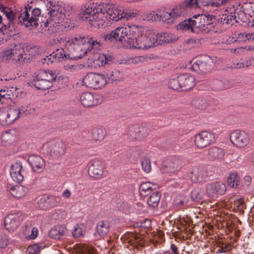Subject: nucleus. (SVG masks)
Segmentation results:
<instances>
[{"instance_id":"obj_1","label":"nucleus","mask_w":254,"mask_h":254,"mask_svg":"<svg viewBox=\"0 0 254 254\" xmlns=\"http://www.w3.org/2000/svg\"><path fill=\"white\" fill-rule=\"evenodd\" d=\"M2 0H0V10L6 17L8 23L1 27L0 31L5 34L7 37L15 34L18 24L33 29L36 28L40 23L43 27L42 30L44 31L49 30V28H48L49 26L52 27L53 24L49 22L48 19L45 22L42 20L41 9L33 7V0H28L27 4L20 11L4 6L2 3Z\"/></svg>"},{"instance_id":"obj_2","label":"nucleus","mask_w":254,"mask_h":254,"mask_svg":"<svg viewBox=\"0 0 254 254\" xmlns=\"http://www.w3.org/2000/svg\"><path fill=\"white\" fill-rule=\"evenodd\" d=\"M82 10L86 21L96 28L103 26L106 21L117 22L123 18L128 20L136 15V13L125 12L121 7H116L109 3L98 4L90 2L86 4Z\"/></svg>"},{"instance_id":"obj_3","label":"nucleus","mask_w":254,"mask_h":254,"mask_svg":"<svg viewBox=\"0 0 254 254\" xmlns=\"http://www.w3.org/2000/svg\"><path fill=\"white\" fill-rule=\"evenodd\" d=\"M110 35L116 41L125 42L130 48L147 50L155 46V33L147 27L133 25L118 27Z\"/></svg>"},{"instance_id":"obj_4","label":"nucleus","mask_w":254,"mask_h":254,"mask_svg":"<svg viewBox=\"0 0 254 254\" xmlns=\"http://www.w3.org/2000/svg\"><path fill=\"white\" fill-rule=\"evenodd\" d=\"M100 41L90 35L77 34L66 43L69 53L66 54L63 48H59L50 54L54 62H60L64 59L76 60L82 58L91 49L99 50Z\"/></svg>"},{"instance_id":"obj_5","label":"nucleus","mask_w":254,"mask_h":254,"mask_svg":"<svg viewBox=\"0 0 254 254\" xmlns=\"http://www.w3.org/2000/svg\"><path fill=\"white\" fill-rule=\"evenodd\" d=\"M20 116L18 108L14 107H6L0 109V124L8 126L13 123Z\"/></svg>"},{"instance_id":"obj_6","label":"nucleus","mask_w":254,"mask_h":254,"mask_svg":"<svg viewBox=\"0 0 254 254\" xmlns=\"http://www.w3.org/2000/svg\"><path fill=\"white\" fill-rule=\"evenodd\" d=\"M21 46L19 45H11L10 47L5 50L2 54L4 60L15 63H24L26 57H24L22 51H20Z\"/></svg>"},{"instance_id":"obj_7","label":"nucleus","mask_w":254,"mask_h":254,"mask_svg":"<svg viewBox=\"0 0 254 254\" xmlns=\"http://www.w3.org/2000/svg\"><path fill=\"white\" fill-rule=\"evenodd\" d=\"M83 82L87 87L97 89L106 85L107 81L104 75L91 72L84 77Z\"/></svg>"},{"instance_id":"obj_8","label":"nucleus","mask_w":254,"mask_h":254,"mask_svg":"<svg viewBox=\"0 0 254 254\" xmlns=\"http://www.w3.org/2000/svg\"><path fill=\"white\" fill-rule=\"evenodd\" d=\"M213 67V62L210 57L204 56L199 58L192 64L193 70L202 73L209 72Z\"/></svg>"},{"instance_id":"obj_9","label":"nucleus","mask_w":254,"mask_h":254,"mask_svg":"<svg viewBox=\"0 0 254 254\" xmlns=\"http://www.w3.org/2000/svg\"><path fill=\"white\" fill-rule=\"evenodd\" d=\"M23 219V215L21 212L10 213L4 218V227L8 231H13L18 227Z\"/></svg>"},{"instance_id":"obj_10","label":"nucleus","mask_w":254,"mask_h":254,"mask_svg":"<svg viewBox=\"0 0 254 254\" xmlns=\"http://www.w3.org/2000/svg\"><path fill=\"white\" fill-rule=\"evenodd\" d=\"M214 140V134L207 131H203L194 136V143L198 148H203L210 145Z\"/></svg>"},{"instance_id":"obj_11","label":"nucleus","mask_w":254,"mask_h":254,"mask_svg":"<svg viewBox=\"0 0 254 254\" xmlns=\"http://www.w3.org/2000/svg\"><path fill=\"white\" fill-rule=\"evenodd\" d=\"M47 149V152L54 158H59L65 152V145L62 142H50L44 146Z\"/></svg>"},{"instance_id":"obj_12","label":"nucleus","mask_w":254,"mask_h":254,"mask_svg":"<svg viewBox=\"0 0 254 254\" xmlns=\"http://www.w3.org/2000/svg\"><path fill=\"white\" fill-rule=\"evenodd\" d=\"M230 139L231 142L238 147H244L249 142L248 135L245 131L238 129L231 132Z\"/></svg>"},{"instance_id":"obj_13","label":"nucleus","mask_w":254,"mask_h":254,"mask_svg":"<svg viewBox=\"0 0 254 254\" xmlns=\"http://www.w3.org/2000/svg\"><path fill=\"white\" fill-rule=\"evenodd\" d=\"M104 166L101 161L92 160L89 163L88 174L92 178H100L103 174Z\"/></svg>"},{"instance_id":"obj_14","label":"nucleus","mask_w":254,"mask_h":254,"mask_svg":"<svg viewBox=\"0 0 254 254\" xmlns=\"http://www.w3.org/2000/svg\"><path fill=\"white\" fill-rule=\"evenodd\" d=\"M181 160L177 157L167 159L164 163L162 170L165 173H173L181 168Z\"/></svg>"},{"instance_id":"obj_15","label":"nucleus","mask_w":254,"mask_h":254,"mask_svg":"<svg viewBox=\"0 0 254 254\" xmlns=\"http://www.w3.org/2000/svg\"><path fill=\"white\" fill-rule=\"evenodd\" d=\"M206 192L209 196L223 194L226 187L224 184L220 182H215L208 184L206 187Z\"/></svg>"},{"instance_id":"obj_16","label":"nucleus","mask_w":254,"mask_h":254,"mask_svg":"<svg viewBox=\"0 0 254 254\" xmlns=\"http://www.w3.org/2000/svg\"><path fill=\"white\" fill-rule=\"evenodd\" d=\"M60 200V198L55 196L44 195L38 201V207L42 210H47L57 205Z\"/></svg>"},{"instance_id":"obj_17","label":"nucleus","mask_w":254,"mask_h":254,"mask_svg":"<svg viewBox=\"0 0 254 254\" xmlns=\"http://www.w3.org/2000/svg\"><path fill=\"white\" fill-rule=\"evenodd\" d=\"M44 2L45 3L47 9L48 11V14L50 15V17L48 19H52L53 18L56 16H60L62 14V10L59 7V5L56 4L55 1H53L48 0H43ZM50 21V20H49ZM51 21V20H50ZM50 22V21H49ZM54 26V24L51 22Z\"/></svg>"},{"instance_id":"obj_18","label":"nucleus","mask_w":254,"mask_h":254,"mask_svg":"<svg viewBox=\"0 0 254 254\" xmlns=\"http://www.w3.org/2000/svg\"><path fill=\"white\" fill-rule=\"evenodd\" d=\"M28 161L35 172H40L45 166L44 160L37 155H30L28 158Z\"/></svg>"},{"instance_id":"obj_19","label":"nucleus","mask_w":254,"mask_h":254,"mask_svg":"<svg viewBox=\"0 0 254 254\" xmlns=\"http://www.w3.org/2000/svg\"><path fill=\"white\" fill-rule=\"evenodd\" d=\"M191 104L199 110H205L209 112L213 110L211 106V101L202 97H195L191 100Z\"/></svg>"},{"instance_id":"obj_20","label":"nucleus","mask_w":254,"mask_h":254,"mask_svg":"<svg viewBox=\"0 0 254 254\" xmlns=\"http://www.w3.org/2000/svg\"><path fill=\"white\" fill-rule=\"evenodd\" d=\"M80 101L83 106L88 108L98 104V101L90 92H84L80 96Z\"/></svg>"},{"instance_id":"obj_21","label":"nucleus","mask_w":254,"mask_h":254,"mask_svg":"<svg viewBox=\"0 0 254 254\" xmlns=\"http://www.w3.org/2000/svg\"><path fill=\"white\" fill-rule=\"evenodd\" d=\"M177 40L178 38L171 33L167 32L157 33L155 34V46L156 45L161 44L162 43H173Z\"/></svg>"},{"instance_id":"obj_22","label":"nucleus","mask_w":254,"mask_h":254,"mask_svg":"<svg viewBox=\"0 0 254 254\" xmlns=\"http://www.w3.org/2000/svg\"><path fill=\"white\" fill-rule=\"evenodd\" d=\"M179 79L181 82L182 90L190 89L194 85V78L189 74L186 73L180 75Z\"/></svg>"},{"instance_id":"obj_23","label":"nucleus","mask_w":254,"mask_h":254,"mask_svg":"<svg viewBox=\"0 0 254 254\" xmlns=\"http://www.w3.org/2000/svg\"><path fill=\"white\" fill-rule=\"evenodd\" d=\"M190 178L192 182L199 183L202 182L206 176L205 172L201 167L195 166L190 171Z\"/></svg>"},{"instance_id":"obj_24","label":"nucleus","mask_w":254,"mask_h":254,"mask_svg":"<svg viewBox=\"0 0 254 254\" xmlns=\"http://www.w3.org/2000/svg\"><path fill=\"white\" fill-rule=\"evenodd\" d=\"M190 7L192 6L191 3L189 2V0H186L178 5L174 6L171 10L173 19H175V18L180 16L185 12L186 8Z\"/></svg>"},{"instance_id":"obj_25","label":"nucleus","mask_w":254,"mask_h":254,"mask_svg":"<svg viewBox=\"0 0 254 254\" xmlns=\"http://www.w3.org/2000/svg\"><path fill=\"white\" fill-rule=\"evenodd\" d=\"M37 75L38 77L45 79L53 84L60 79L56 71L52 70H41Z\"/></svg>"},{"instance_id":"obj_26","label":"nucleus","mask_w":254,"mask_h":254,"mask_svg":"<svg viewBox=\"0 0 254 254\" xmlns=\"http://www.w3.org/2000/svg\"><path fill=\"white\" fill-rule=\"evenodd\" d=\"M31 85L39 90H45L52 87L53 84L43 78L38 77V75L31 82Z\"/></svg>"},{"instance_id":"obj_27","label":"nucleus","mask_w":254,"mask_h":254,"mask_svg":"<svg viewBox=\"0 0 254 254\" xmlns=\"http://www.w3.org/2000/svg\"><path fill=\"white\" fill-rule=\"evenodd\" d=\"M28 189L27 188L20 185L11 186L9 189L11 194L16 198H20L24 196L28 192Z\"/></svg>"},{"instance_id":"obj_28","label":"nucleus","mask_w":254,"mask_h":254,"mask_svg":"<svg viewBox=\"0 0 254 254\" xmlns=\"http://www.w3.org/2000/svg\"><path fill=\"white\" fill-rule=\"evenodd\" d=\"M66 232V229L64 226L57 225L49 231V234L52 239L59 240L65 235Z\"/></svg>"},{"instance_id":"obj_29","label":"nucleus","mask_w":254,"mask_h":254,"mask_svg":"<svg viewBox=\"0 0 254 254\" xmlns=\"http://www.w3.org/2000/svg\"><path fill=\"white\" fill-rule=\"evenodd\" d=\"M219 22L222 24H230L232 25L235 22L238 23L235 12H227L224 14H222L221 17L219 19Z\"/></svg>"},{"instance_id":"obj_30","label":"nucleus","mask_w":254,"mask_h":254,"mask_svg":"<svg viewBox=\"0 0 254 254\" xmlns=\"http://www.w3.org/2000/svg\"><path fill=\"white\" fill-rule=\"evenodd\" d=\"M159 21L166 22L168 23L174 22L171 11L166 8H162L158 10Z\"/></svg>"},{"instance_id":"obj_31","label":"nucleus","mask_w":254,"mask_h":254,"mask_svg":"<svg viewBox=\"0 0 254 254\" xmlns=\"http://www.w3.org/2000/svg\"><path fill=\"white\" fill-rule=\"evenodd\" d=\"M110 225L106 221H99L96 226V231L101 237L106 236L110 231Z\"/></svg>"},{"instance_id":"obj_32","label":"nucleus","mask_w":254,"mask_h":254,"mask_svg":"<svg viewBox=\"0 0 254 254\" xmlns=\"http://www.w3.org/2000/svg\"><path fill=\"white\" fill-rule=\"evenodd\" d=\"M224 154L225 152L221 148L212 147L209 149V157L212 160L222 159L223 158Z\"/></svg>"},{"instance_id":"obj_33","label":"nucleus","mask_w":254,"mask_h":254,"mask_svg":"<svg viewBox=\"0 0 254 254\" xmlns=\"http://www.w3.org/2000/svg\"><path fill=\"white\" fill-rule=\"evenodd\" d=\"M156 187V185L151 184L149 182H146L140 185L139 190L141 195L145 196L150 193L153 190H155Z\"/></svg>"},{"instance_id":"obj_34","label":"nucleus","mask_w":254,"mask_h":254,"mask_svg":"<svg viewBox=\"0 0 254 254\" xmlns=\"http://www.w3.org/2000/svg\"><path fill=\"white\" fill-rule=\"evenodd\" d=\"M191 24L192 25V32L195 33H201L202 34H207L210 32L209 27H206L203 26L197 21H192Z\"/></svg>"},{"instance_id":"obj_35","label":"nucleus","mask_w":254,"mask_h":254,"mask_svg":"<svg viewBox=\"0 0 254 254\" xmlns=\"http://www.w3.org/2000/svg\"><path fill=\"white\" fill-rule=\"evenodd\" d=\"M161 193L160 191H155L153 192L147 199V204L152 208L156 207L159 204Z\"/></svg>"},{"instance_id":"obj_36","label":"nucleus","mask_w":254,"mask_h":254,"mask_svg":"<svg viewBox=\"0 0 254 254\" xmlns=\"http://www.w3.org/2000/svg\"><path fill=\"white\" fill-rule=\"evenodd\" d=\"M200 24H202L203 26H206L210 28V32L213 30L214 28V25L213 24V20L215 18L212 15L209 14H200Z\"/></svg>"},{"instance_id":"obj_37","label":"nucleus","mask_w":254,"mask_h":254,"mask_svg":"<svg viewBox=\"0 0 254 254\" xmlns=\"http://www.w3.org/2000/svg\"><path fill=\"white\" fill-rule=\"evenodd\" d=\"M106 78H108V82L114 83L117 81H120L122 78V76L120 71L114 70L112 71H108L105 76ZM107 80V79H106Z\"/></svg>"},{"instance_id":"obj_38","label":"nucleus","mask_w":254,"mask_h":254,"mask_svg":"<svg viewBox=\"0 0 254 254\" xmlns=\"http://www.w3.org/2000/svg\"><path fill=\"white\" fill-rule=\"evenodd\" d=\"M143 129V128L140 127L138 125H133L129 127L127 135L129 136L130 139H136L140 137L141 129Z\"/></svg>"},{"instance_id":"obj_39","label":"nucleus","mask_w":254,"mask_h":254,"mask_svg":"<svg viewBox=\"0 0 254 254\" xmlns=\"http://www.w3.org/2000/svg\"><path fill=\"white\" fill-rule=\"evenodd\" d=\"M91 133L92 139L96 141L102 140L106 134L105 130L102 128H94Z\"/></svg>"},{"instance_id":"obj_40","label":"nucleus","mask_w":254,"mask_h":254,"mask_svg":"<svg viewBox=\"0 0 254 254\" xmlns=\"http://www.w3.org/2000/svg\"><path fill=\"white\" fill-rule=\"evenodd\" d=\"M236 173L230 174L227 179V183L229 186L235 188L239 185V180Z\"/></svg>"},{"instance_id":"obj_41","label":"nucleus","mask_w":254,"mask_h":254,"mask_svg":"<svg viewBox=\"0 0 254 254\" xmlns=\"http://www.w3.org/2000/svg\"><path fill=\"white\" fill-rule=\"evenodd\" d=\"M192 19L190 18L188 19H186L184 20V21L180 22L178 26V29H183L185 30H190L192 32Z\"/></svg>"},{"instance_id":"obj_42","label":"nucleus","mask_w":254,"mask_h":254,"mask_svg":"<svg viewBox=\"0 0 254 254\" xmlns=\"http://www.w3.org/2000/svg\"><path fill=\"white\" fill-rule=\"evenodd\" d=\"M203 192L201 190L198 188H195L191 192L190 196L192 200L198 202L202 198Z\"/></svg>"},{"instance_id":"obj_43","label":"nucleus","mask_w":254,"mask_h":254,"mask_svg":"<svg viewBox=\"0 0 254 254\" xmlns=\"http://www.w3.org/2000/svg\"><path fill=\"white\" fill-rule=\"evenodd\" d=\"M141 164L142 169L146 173H149L151 171V162L149 158L146 156L142 157L141 158Z\"/></svg>"},{"instance_id":"obj_44","label":"nucleus","mask_w":254,"mask_h":254,"mask_svg":"<svg viewBox=\"0 0 254 254\" xmlns=\"http://www.w3.org/2000/svg\"><path fill=\"white\" fill-rule=\"evenodd\" d=\"M22 168V163L20 161H16L11 165L10 170L11 177L15 178L16 172L21 171Z\"/></svg>"},{"instance_id":"obj_45","label":"nucleus","mask_w":254,"mask_h":254,"mask_svg":"<svg viewBox=\"0 0 254 254\" xmlns=\"http://www.w3.org/2000/svg\"><path fill=\"white\" fill-rule=\"evenodd\" d=\"M246 15L249 19V22H254V4L244 6Z\"/></svg>"},{"instance_id":"obj_46","label":"nucleus","mask_w":254,"mask_h":254,"mask_svg":"<svg viewBox=\"0 0 254 254\" xmlns=\"http://www.w3.org/2000/svg\"><path fill=\"white\" fill-rule=\"evenodd\" d=\"M237 19L240 20L243 22H249V19L247 15H246V10L244 6H242L240 8V10L237 12V16H236Z\"/></svg>"},{"instance_id":"obj_47","label":"nucleus","mask_w":254,"mask_h":254,"mask_svg":"<svg viewBox=\"0 0 254 254\" xmlns=\"http://www.w3.org/2000/svg\"><path fill=\"white\" fill-rule=\"evenodd\" d=\"M180 79H179V76L177 78H173L170 80L169 82V87L170 88H171L173 90H178L179 89H182V86L181 84V82H180Z\"/></svg>"},{"instance_id":"obj_48","label":"nucleus","mask_w":254,"mask_h":254,"mask_svg":"<svg viewBox=\"0 0 254 254\" xmlns=\"http://www.w3.org/2000/svg\"><path fill=\"white\" fill-rule=\"evenodd\" d=\"M112 57L109 55L100 54L99 57V61L101 62L102 65L110 64L112 61Z\"/></svg>"},{"instance_id":"obj_49","label":"nucleus","mask_w":254,"mask_h":254,"mask_svg":"<svg viewBox=\"0 0 254 254\" xmlns=\"http://www.w3.org/2000/svg\"><path fill=\"white\" fill-rule=\"evenodd\" d=\"M214 88L216 90H223L227 88L226 85L222 81L216 80L213 83Z\"/></svg>"},{"instance_id":"obj_50","label":"nucleus","mask_w":254,"mask_h":254,"mask_svg":"<svg viewBox=\"0 0 254 254\" xmlns=\"http://www.w3.org/2000/svg\"><path fill=\"white\" fill-rule=\"evenodd\" d=\"M232 249L231 245L230 244H222L221 246H218L217 253H226L230 252Z\"/></svg>"},{"instance_id":"obj_51","label":"nucleus","mask_w":254,"mask_h":254,"mask_svg":"<svg viewBox=\"0 0 254 254\" xmlns=\"http://www.w3.org/2000/svg\"><path fill=\"white\" fill-rule=\"evenodd\" d=\"M145 18L147 21H159L158 12H156L154 11L146 14Z\"/></svg>"},{"instance_id":"obj_52","label":"nucleus","mask_w":254,"mask_h":254,"mask_svg":"<svg viewBox=\"0 0 254 254\" xmlns=\"http://www.w3.org/2000/svg\"><path fill=\"white\" fill-rule=\"evenodd\" d=\"M18 110L20 112V116H22L24 115L30 114L31 112L32 108L30 104L23 105L18 109Z\"/></svg>"},{"instance_id":"obj_53","label":"nucleus","mask_w":254,"mask_h":254,"mask_svg":"<svg viewBox=\"0 0 254 254\" xmlns=\"http://www.w3.org/2000/svg\"><path fill=\"white\" fill-rule=\"evenodd\" d=\"M9 91L7 90L2 89L0 90V103L3 104L5 100L10 99V94L8 93Z\"/></svg>"},{"instance_id":"obj_54","label":"nucleus","mask_w":254,"mask_h":254,"mask_svg":"<svg viewBox=\"0 0 254 254\" xmlns=\"http://www.w3.org/2000/svg\"><path fill=\"white\" fill-rule=\"evenodd\" d=\"M72 236L73 237L77 238L82 236V230L78 225L74 227V229L72 232Z\"/></svg>"},{"instance_id":"obj_55","label":"nucleus","mask_w":254,"mask_h":254,"mask_svg":"<svg viewBox=\"0 0 254 254\" xmlns=\"http://www.w3.org/2000/svg\"><path fill=\"white\" fill-rule=\"evenodd\" d=\"M40 251V248L38 245L30 246L27 249V252L29 254H36Z\"/></svg>"},{"instance_id":"obj_56","label":"nucleus","mask_w":254,"mask_h":254,"mask_svg":"<svg viewBox=\"0 0 254 254\" xmlns=\"http://www.w3.org/2000/svg\"><path fill=\"white\" fill-rule=\"evenodd\" d=\"M15 174V178H12V179L14 181L18 183V184H20L24 180V177L22 174V171L16 172Z\"/></svg>"},{"instance_id":"obj_57","label":"nucleus","mask_w":254,"mask_h":254,"mask_svg":"<svg viewBox=\"0 0 254 254\" xmlns=\"http://www.w3.org/2000/svg\"><path fill=\"white\" fill-rule=\"evenodd\" d=\"M43 64H49L54 63V60L52 58V56H47L44 58H42L39 61Z\"/></svg>"},{"instance_id":"obj_58","label":"nucleus","mask_w":254,"mask_h":254,"mask_svg":"<svg viewBox=\"0 0 254 254\" xmlns=\"http://www.w3.org/2000/svg\"><path fill=\"white\" fill-rule=\"evenodd\" d=\"M235 205L240 211L243 210L245 208L244 200L241 198H240L235 202Z\"/></svg>"},{"instance_id":"obj_59","label":"nucleus","mask_w":254,"mask_h":254,"mask_svg":"<svg viewBox=\"0 0 254 254\" xmlns=\"http://www.w3.org/2000/svg\"><path fill=\"white\" fill-rule=\"evenodd\" d=\"M246 61H242V60L240 61L239 62H237V63H234L233 64V66L235 68H244L247 67L246 65Z\"/></svg>"},{"instance_id":"obj_60","label":"nucleus","mask_w":254,"mask_h":254,"mask_svg":"<svg viewBox=\"0 0 254 254\" xmlns=\"http://www.w3.org/2000/svg\"><path fill=\"white\" fill-rule=\"evenodd\" d=\"M66 70L69 72H74L77 69V65L67 64L64 66Z\"/></svg>"},{"instance_id":"obj_61","label":"nucleus","mask_w":254,"mask_h":254,"mask_svg":"<svg viewBox=\"0 0 254 254\" xmlns=\"http://www.w3.org/2000/svg\"><path fill=\"white\" fill-rule=\"evenodd\" d=\"M8 243V241L5 237H3L0 240V247L1 248H4Z\"/></svg>"},{"instance_id":"obj_62","label":"nucleus","mask_w":254,"mask_h":254,"mask_svg":"<svg viewBox=\"0 0 254 254\" xmlns=\"http://www.w3.org/2000/svg\"><path fill=\"white\" fill-rule=\"evenodd\" d=\"M38 233V229L35 227L31 229V233L30 235L29 236V238L30 239H34L35 238H36L37 237Z\"/></svg>"},{"instance_id":"obj_63","label":"nucleus","mask_w":254,"mask_h":254,"mask_svg":"<svg viewBox=\"0 0 254 254\" xmlns=\"http://www.w3.org/2000/svg\"><path fill=\"white\" fill-rule=\"evenodd\" d=\"M143 228L148 229L151 227V222L149 219H143L142 220Z\"/></svg>"},{"instance_id":"obj_64","label":"nucleus","mask_w":254,"mask_h":254,"mask_svg":"<svg viewBox=\"0 0 254 254\" xmlns=\"http://www.w3.org/2000/svg\"><path fill=\"white\" fill-rule=\"evenodd\" d=\"M246 67H249L251 66H254V57H251L250 59L246 61Z\"/></svg>"}]
</instances>
